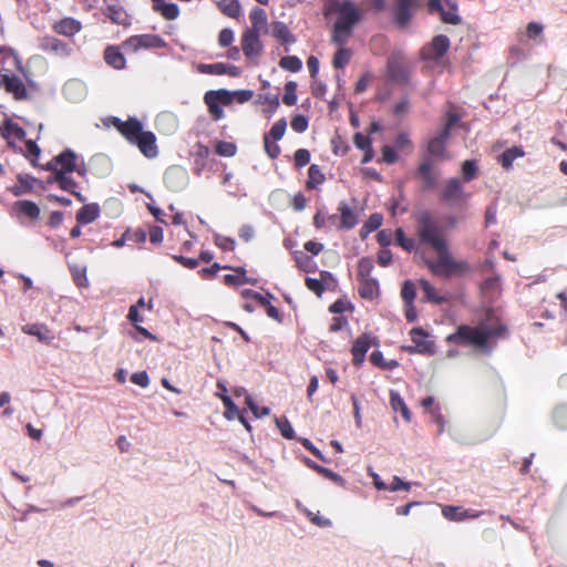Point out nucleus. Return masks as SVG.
Returning a JSON list of instances; mask_svg holds the SVG:
<instances>
[{"label": "nucleus", "mask_w": 567, "mask_h": 567, "mask_svg": "<svg viewBox=\"0 0 567 567\" xmlns=\"http://www.w3.org/2000/svg\"><path fill=\"white\" fill-rule=\"evenodd\" d=\"M417 235L422 243L431 246L437 254L434 260H426L433 275L447 278L462 277L471 272V266L466 260L450 252L442 230L426 213L419 216Z\"/></svg>", "instance_id": "1"}, {"label": "nucleus", "mask_w": 567, "mask_h": 567, "mask_svg": "<svg viewBox=\"0 0 567 567\" xmlns=\"http://www.w3.org/2000/svg\"><path fill=\"white\" fill-rule=\"evenodd\" d=\"M505 329L501 324L494 323L493 319H488L487 322L480 327H460L456 333L446 337V341L449 343L473 346L483 352H489V343L495 338L501 337Z\"/></svg>", "instance_id": "2"}, {"label": "nucleus", "mask_w": 567, "mask_h": 567, "mask_svg": "<svg viewBox=\"0 0 567 567\" xmlns=\"http://www.w3.org/2000/svg\"><path fill=\"white\" fill-rule=\"evenodd\" d=\"M113 124L131 143L136 144L146 157L153 158L157 155L155 135L152 132L143 131L141 122L135 118L122 122L114 117Z\"/></svg>", "instance_id": "3"}, {"label": "nucleus", "mask_w": 567, "mask_h": 567, "mask_svg": "<svg viewBox=\"0 0 567 567\" xmlns=\"http://www.w3.org/2000/svg\"><path fill=\"white\" fill-rule=\"evenodd\" d=\"M254 96V92L250 90H237L229 91L226 89L207 91L204 95V101L208 106L210 115L215 120H221L225 113L221 106H229L234 102L244 104L250 101Z\"/></svg>", "instance_id": "4"}, {"label": "nucleus", "mask_w": 567, "mask_h": 567, "mask_svg": "<svg viewBox=\"0 0 567 567\" xmlns=\"http://www.w3.org/2000/svg\"><path fill=\"white\" fill-rule=\"evenodd\" d=\"M334 12L337 21L334 23L332 41L338 44H344L351 35L353 27L360 20V12L350 0H342L336 3Z\"/></svg>", "instance_id": "5"}, {"label": "nucleus", "mask_w": 567, "mask_h": 567, "mask_svg": "<svg viewBox=\"0 0 567 567\" xmlns=\"http://www.w3.org/2000/svg\"><path fill=\"white\" fill-rule=\"evenodd\" d=\"M52 169L56 175L60 186L65 190H72L75 185L69 177V174L76 172L82 175L83 161L72 151H65L55 157L52 163Z\"/></svg>", "instance_id": "6"}, {"label": "nucleus", "mask_w": 567, "mask_h": 567, "mask_svg": "<svg viewBox=\"0 0 567 567\" xmlns=\"http://www.w3.org/2000/svg\"><path fill=\"white\" fill-rule=\"evenodd\" d=\"M458 121L455 113H449L446 123L443 130L427 143V158L430 161L443 162L451 158L446 151V142L450 138V131L452 126Z\"/></svg>", "instance_id": "7"}, {"label": "nucleus", "mask_w": 567, "mask_h": 567, "mask_svg": "<svg viewBox=\"0 0 567 567\" xmlns=\"http://www.w3.org/2000/svg\"><path fill=\"white\" fill-rule=\"evenodd\" d=\"M164 47L165 42L158 35L155 34L133 35L123 43V48L126 51L131 52H137L142 49H156Z\"/></svg>", "instance_id": "8"}, {"label": "nucleus", "mask_w": 567, "mask_h": 567, "mask_svg": "<svg viewBox=\"0 0 567 567\" xmlns=\"http://www.w3.org/2000/svg\"><path fill=\"white\" fill-rule=\"evenodd\" d=\"M450 48V41L445 35H437L433 39L432 43L424 48L422 56L425 61L433 64H439L447 49Z\"/></svg>", "instance_id": "9"}, {"label": "nucleus", "mask_w": 567, "mask_h": 567, "mask_svg": "<svg viewBox=\"0 0 567 567\" xmlns=\"http://www.w3.org/2000/svg\"><path fill=\"white\" fill-rule=\"evenodd\" d=\"M0 134L11 147H16L25 136L24 130L10 118H7L0 126Z\"/></svg>", "instance_id": "10"}, {"label": "nucleus", "mask_w": 567, "mask_h": 567, "mask_svg": "<svg viewBox=\"0 0 567 567\" xmlns=\"http://www.w3.org/2000/svg\"><path fill=\"white\" fill-rule=\"evenodd\" d=\"M414 347H409L410 352L433 354V342L429 339L430 336L421 328H414L410 332Z\"/></svg>", "instance_id": "11"}, {"label": "nucleus", "mask_w": 567, "mask_h": 567, "mask_svg": "<svg viewBox=\"0 0 567 567\" xmlns=\"http://www.w3.org/2000/svg\"><path fill=\"white\" fill-rule=\"evenodd\" d=\"M430 12H439L445 23L458 24L461 18L457 13V4L454 0H441L437 7L429 9Z\"/></svg>", "instance_id": "12"}, {"label": "nucleus", "mask_w": 567, "mask_h": 567, "mask_svg": "<svg viewBox=\"0 0 567 567\" xmlns=\"http://www.w3.org/2000/svg\"><path fill=\"white\" fill-rule=\"evenodd\" d=\"M467 195L464 190L462 183L457 178H450L445 182L442 189V198L447 202H455L461 199H467Z\"/></svg>", "instance_id": "13"}, {"label": "nucleus", "mask_w": 567, "mask_h": 567, "mask_svg": "<svg viewBox=\"0 0 567 567\" xmlns=\"http://www.w3.org/2000/svg\"><path fill=\"white\" fill-rule=\"evenodd\" d=\"M373 344H375V338L371 334L359 337L352 347L353 363L360 365L364 361L365 353Z\"/></svg>", "instance_id": "14"}, {"label": "nucleus", "mask_w": 567, "mask_h": 567, "mask_svg": "<svg viewBox=\"0 0 567 567\" xmlns=\"http://www.w3.org/2000/svg\"><path fill=\"white\" fill-rule=\"evenodd\" d=\"M0 85H2L6 91L12 93L17 100L27 99L28 96L23 82L17 76L3 74L0 79Z\"/></svg>", "instance_id": "15"}, {"label": "nucleus", "mask_w": 567, "mask_h": 567, "mask_svg": "<svg viewBox=\"0 0 567 567\" xmlns=\"http://www.w3.org/2000/svg\"><path fill=\"white\" fill-rule=\"evenodd\" d=\"M261 33L247 30L243 35V51L247 58L259 55L262 45L259 40Z\"/></svg>", "instance_id": "16"}, {"label": "nucleus", "mask_w": 567, "mask_h": 567, "mask_svg": "<svg viewBox=\"0 0 567 567\" xmlns=\"http://www.w3.org/2000/svg\"><path fill=\"white\" fill-rule=\"evenodd\" d=\"M187 173L181 167H171L165 173L166 185L174 189H181L186 185Z\"/></svg>", "instance_id": "17"}, {"label": "nucleus", "mask_w": 567, "mask_h": 567, "mask_svg": "<svg viewBox=\"0 0 567 567\" xmlns=\"http://www.w3.org/2000/svg\"><path fill=\"white\" fill-rule=\"evenodd\" d=\"M53 29L56 33L64 37H72L79 33L82 29V24L79 20L73 18H64L53 24Z\"/></svg>", "instance_id": "18"}, {"label": "nucleus", "mask_w": 567, "mask_h": 567, "mask_svg": "<svg viewBox=\"0 0 567 567\" xmlns=\"http://www.w3.org/2000/svg\"><path fill=\"white\" fill-rule=\"evenodd\" d=\"M443 516L453 522H462L465 519H472L478 517V512L470 511V509H463L461 507H454V506H445L442 509Z\"/></svg>", "instance_id": "19"}, {"label": "nucleus", "mask_w": 567, "mask_h": 567, "mask_svg": "<svg viewBox=\"0 0 567 567\" xmlns=\"http://www.w3.org/2000/svg\"><path fill=\"white\" fill-rule=\"evenodd\" d=\"M22 331L37 337L39 341L44 343H50L54 339L52 331L47 326L40 323L27 324L22 328Z\"/></svg>", "instance_id": "20"}, {"label": "nucleus", "mask_w": 567, "mask_h": 567, "mask_svg": "<svg viewBox=\"0 0 567 567\" xmlns=\"http://www.w3.org/2000/svg\"><path fill=\"white\" fill-rule=\"evenodd\" d=\"M63 92L65 97L71 102H79L84 99L86 87L81 81L72 80L64 85Z\"/></svg>", "instance_id": "21"}, {"label": "nucleus", "mask_w": 567, "mask_h": 567, "mask_svg": "<svg viewBox=\"0 0 567 567\" xmlns=\"http://www.w3.org/2000/svg\"><path fill=\"white\" fill-rule=\"evenodd\" d=\"M389 76L395 81H404L408 75V70L404 61L400 56H393L388 65Z\"/></svg>", "instance_id": "22"}, {"label": "nucleus", "mask_w": 567, "mask_h": 567, "mask_svg": "<svg viewBox=\"0 0 567 567\" xmlns=\"http://www.w3.org/2000/svg\"><path fill=\"white\" fill-rule=\"evenodd\" d=\"M249 18L251 21V29H249V31H255L258 33L267 32V16L264 9L255 8L251 10Z\"/></svg>", "instance_id": "23"}, {"label": "nucleus", "mask_w": 567, "mask_h": 567, "mask_svg": "<svg viewBox=\"0 0 567 567\" xmlns=\"http://www.w3.org/2000/svg\"><path fill=\"white\" fill-rule=\"evenodd\" d=\"M417 174L426 188H433L435 186L437 175L433 172L432 161L425 159L420 165Z\"/></svg>", "instance_id": "24"}, {"label": "nucleus", "mask_w": 567, "mask_h": 567, "mask_svg": "<svg viewBox=\"0 0 567 567\" xmlns=\"http://www.w3.org/2000/svg\"><path fill=\"white\" fill-rule=\"evenodd\" d=\"M320 279L307 278L306 286L309 290L313 291L317 296H321L324 291L326 287L330 286L331 275L329 272L322 271L320 274Z\"/></svg>", "instance_id": "25"}, {"label": "nucleus", "mask_w": 567, "mask_h": 567, "mask_svg": "<svg viewBox=\"0 0 567 567\" xmlns=\"http://www.w3.org/2000/svg\"><path fill=\"white\" fill-rule=\"evenodd\" d=\"M100 216V207L96 204L84 205L76 214V220L86 225L93 223Z\"/></svg>", "instance_id": "26"}, {"label": "nucleus", "mask_w": 567, "mask_h": 567, "mask_svg": "<svg viewBox=\"0 0 567 567\" xmlns=\"http://www.w3.org/2000/svg\"><path fill=\"white\" fill-rule=\"evenodd\" d=\"M44 49L54 52L59 56H69L72 53V49L63 41L55 38H48L44 41Z\"/></svg>", "instance_id": "27"}, {"label": "nucleus", "mask_w": 567, "mask_h": 567, "mask_svg": "<svg viewBox=\"0 0 567 567\" xmlns=\"http://www.w3.org/2000/svg\"><path fill=\"white\" fill-rule=\"evenodd\" d=\"M225 284L229 286H241L244 284H256V279L248 278L246 270L241 267L236 268L234 274H228L224 277Z\"/></svg>", "instance_id": "28"}, {"label": "nucleus", "mask_w": 567, "mask_h": 567, "mask_svg": "<svg viewBox=\"0 0 567 567\" xmlns=\"http://www.w3.org/2000/svg\"><path fill=\"white\" fill-rule=\"evenodd\" d=\"M104 56L106 63L116 70L124 69L126 64L124 55L114 47H109L105 50Z\"/></svg>", "instance_id": "29"}, {"label": "nucleus", "mask_w": 567, "mask_h": 567, "mask_svg": "<svg viewBox=\"0 0 567 567\" xmlns=\"http://www.w3.org/2000/svg\"><path fill=\"white\" fill-rule=\"evenodd\" d=\"M361 297L365 299H374L379 295V285L378 281L373 278H363L361 279L360 288H359Z\"/></svg>", "instance_id": "30"}, {"label": "nucleus", "mask_w": 567, "mask_h": 567, "mask_svg": "<svg viewBox=\"0 0 567 567\" xmlns=\"http://www.w3.org/2000/svg\"><path fill=\"white\" fill-rule=\"evenodd\" d=\"M17 212L25 215L29 219L35 220L40 216V208L37 204L29 200H20L14 204Z\"/></svg>", "instance_id": "31"}, {"label": "nucleus", "mask_w": 567, "mask_h": 567, "mask_svg": "<svg viewBox=\"0 0 567 567\" xmlns=\"http://www.w3.org/2000/svg\"><path fill=\"white\" fill-rule=\"evenodd\" d=\"M525 155L522 147L514 146L508 150H506L501 156H499V163L504 168L512 167L515 159L520 158Z\"/></svg>", "instance_id": "32"}, {"label": "nucleus", "mask_w": 567, "mask_h": 567, "mask_svg": "<svg viewBox=\"0 0 567 567\" xmlns=\"http://www.w3.org/2000/svg\"><path fill=\"white\" fill-rule=\"evenodd\" d=\"M106 16L116 24L128 25L130 20L127 13L121 7L109 6L106 9Z\"/></svg>", "instance_id": "33"}, {"label": "nucleus", "mask_w": 567, "mask_h": 567, "mask_svg": "<svg viewBox=\"0 0 567 567\" xmlns=\"http://www.w3.org/2000/svg\"><path fill=\"white\" fill-rule=\"evenodd\" d=\"M217 6L224 14L230 18H237L241 12L238 0H220Z\"/></svg>", "instance_id": "34"}, {"label": "nucleus", "mask_w": 567, "mask_h": 567, "mask_svg": "<svg viewBox=\"0 0 567 567\" xmlns=\"http://www.w3.org/2000/svg\"><path fill=\"white\" fill-rule=\"evenodd\" d=\"M0 62H2L7 66L8 70H10L12 68L22 70L21 61L18 58V55L16 54V52H13L12 50L0 49Z\"/></svg>", "instance_id": "35"}, {"label": "nucleus", "mask_w": 567, "mask_h": 567, "mask_svg": "<svg viewBox=\"0 0 567 567\" xmlns=\"http://www.w3.org/2000/svg\"><path fill=\"white\" fill-rule=\"evenodd\" d=\"M390 403H391V408L395 412H400L405 421L409 422L411 420L410 410L408 409V406L405 405L403 399L400 396L399 393H396L394 391L391 392Z\"/></svg>", "instance_id": "36"}, {"label": "nucleus", "mask_w": 567, "mask_h": 567, "mask_svg": "<svg viewBox=\"0 0 567 567\" xmlns=\"http://www.w3.org/2000/svg\"><path fill=\"white\" fill-rule=\"evenodd\" d=\"M341 213V226L347 229H351L357 225V214L346 204H341L339 207Z\"/></svg>", "instance_id": "37"}, {"label": "nucleus", "mask_w": 567, "mask_h": 567, "mask_svg": "<svg viewBox=\"0 0 567 567\" xmlns=\"http://www.w3.org/2000/svg\"><path fill=\"white\" fill-rule=\"evenodd\" d=\"M216 395L221 400V402L225 406V412H224L225 419H227L228 421H233L241 414V412L238 410L236 404L233 402V400L228 395H226V394H216Z\"/></svg>", "instance_id": "38"}, {"label": "nucleus", "mask_w": 567, "mask_h": 567, "mask_svg": "<svg viewBox=\"0 0 567 567\" xmlns=\"http://www.w3.org/2000/svg\"><path fill=\"white\" fill-rule=\"evenodd\" d=\"M86 266L85 265H72L71 266V272L73 276V279L76 284V286L86 288L89 287L90 282L86 276Z\"/></svg>", "instance_id": "39"}, {"label": "nucleus", "mask_w": 567, "mask_h": 567, "mask_svg": "<svg viewBox=\"0 0 567 567\" xmlns=\"http://www.w3.org/2000/svg\"><path fill=\"white\" fill-rule=\"evenodd\" d=\"M420 287L424 293V298L427 301L435 302V303L443 302L444 298L437 293L435 288L427 280H424V279L420 280Z\"/></svg>", "instance_id": "40"}, {"label": "nucleus", "mask_w": 567, "mask_h": 567, "mask_svg": "<svg viewBox=\"0 0 567 567\" xmlns=\"http://www.w3.org/2000/svg\"><path fill=\"white\" fill-rule=\"evenodd\" d=\"M416 8L417 7H398L396 23L400 28H405L410 23Z\"/></svg>", "instance_id": "41"}, {"label": "nucleus", "mask_w": 567, "mask_h": 567, "mask_svg": "<svg viewBox=\"0 0 567 567\" xmlns=\"http://www.w3.org/2000/svg\"><path fill=\"white\" fill-rule=\"evenodd\" d=\"M544 27L538 22H529L525 30V37L536 43L543 40Z\"/></svg>", "instance_id": "42"}, {"label": "nucleus", "mask_w": 567, "mask_h": 567, "mask_svg": "<svg viewBox=\"0 0 567 567\" xmlns=\"http://www.w3.org/2000/svg\"><path fill=\"white\" fill-rule=\"evenodd\" d=\"M35 179L30 176L20 175L18 178V184L12 188V192L16 196H20L33 188V184Z\"/></svg>", "instance_id": "43"}, {"label": "nucleus", "mask_w": 567, "mask_h": 567, "mask_svg": "<svg viewBox=\"0 0 567 567\" xmlns=\"http://www.w3.org/2000/svg\"><path fill=\"white\" fill-rule=\"evenodd\" d=\"M272 34H274V37H276L277 39L281 40L285 43H290V42L295 41V39L290 34L287 25L282 22H275L272 24Z\"/></svg>", "instance_id": "44"}, {"label": "nucleus", "mask_w": 567, "mask_h": 567, "mask_svg": "<svg viewBox=\"0 0 567 567\" xmlns=\"http://www.w3.org/2000/svg\"><path fill=\"white\" fill-rule=\"evenodd\" d=\"M478 172V166L476 161L467 159L462 164V176L465 182H470L476 177Z\"/></svg>", "instance_id": "45"}, {"label": "nucleus", "mask_w": 567, "mask_h": 567, "mask_svg": "<svg viewBox=\"0 0 567 567\" xmlns=\"http://www.w3.org/2000/svg\"><path fill=\"white\" fill-rule=\"evenodd\" d=\"M156 8L158 11H161L162 16L168 20H174L179 14V8L175 3L156 4Z\"/></svg>", "instance_id": "46"}, {"label": "nucleus", "mask_w": 567, "mask_h": 567, "mask_svg": "<svg viewBox=\"0 0 567 567\" xmlns=\"http://www.w3.org/2000/svg\"><path fill=\"white\" fill-rule=\"evenodd\" d=\"M196 69L199 73L205 74H225L227 65L224 63L198 64Z\"/></svg>", "instance_id": "47"}, {"label": "nucleus", "mask_w": 567, "mask_h": 567, "mask_svg": "<svg viewBox=\"0 0 567 567\" xmlns=\"http://www.w3.org/2000/svg\"><path fill=\"white\" fill-rule=\"evenodd\" d=\"M395 241L400 247H402L406 251H412L415 248L414 239L408 238L401 228H398L395 230Z\"/></svg>", "instance_id": "48"}, {"label": "nucleus", "mask_w": 567, "mask_h": 567, "mask_svg": "<svg viewBox=\"0 0 567 567\" xmlns=\"http://www.w3.org/2000/svg\"><path fill=\"white\" fill-rule=\"evenodd\" d=\"M280 66L287 71H290V72H297L301 69L302 66V62L299 58L297 56H292V55H289V56H285L280 60Z\"/></svg>", "instance_id": "49"}, {"label": "nucleus", "mask_w": 567, "mask_h": 567, "mask_svg": "<svg viewBox=\"0 0 567 567\" xmlns=\"http://www.w3.org/2000/svg\"><path fill=\"white\" fill-rule=\"evenodd\" d=\"M297 83L296 82H287L285 85V95H284V103L286 105H295L297 103Z\"/></svg>", "instance_id": "50"}, {"label": "nucleus", "mask_w": 567, "mask_h": 567, "mask_svg": "<svg viewBox=\"0 0 567 567\" xmlns=\"http://www.w3.org/2000/svg\"><path fill=\"white\" fill-rule=\"evenodd\" d=\"M306 516L310 519V522L319 527H330L331 520L322 515L319 512L313 513L307 508L303 509Z\"/></svg>", "instance_id": "51"}, {"label": "nucleus", "mask_w": 567, "mask_h": 567, "mask_svg": "<svg viewBox=\"0 0 567 567\" xmlns=\"http://www.w3.org/2000/svg\"><path fill=\"white\" fill-rule=\"evenodd\" d=\"M351 59V51L344 48H340L334 55L333 66L336 69H341L346 66Z\"/></svg>", "instance_id": "52"}, {"label": "nucleus", "mask_w": 567, "mask_h": 567, "mask_svg": "<svg viewBox=\"0 0 567 567\" xmlns=\"http://www.w3.org/2000/svg\"><path fill=\"white\" fill-rule=\"evenodd\" d=\"M237 147L230 142H218L216 144V153L220 156L231 157L236 154Z\"/></svg>", "instance_id": "53"}, {"label": "nucleus", "mask_w": 567, "mask_h": 567, "mask_svg": "<svg viewBox=\"0 0 567 567\" xmlns=\"http://www.w3.org/2000/svg\"><path fill=\"white\" fill-rule=\"evenodd\" d=\"M382 216L380 214H373L370 216V218L367 220V223L362 227V234L367 235L369 233L374 231L382 225Z\"/></svg>", "instance_id": "54"}, {"label": "nucleus", "mask_w": 567, "mask_h": 567, "mask_svg": "<svg viewBox=\"0 0 567 567\" xmlns=\"http://www.w3.org/2000/svg\"><path fill=\"white\" fill-rule=\"evenodd\" d=\"M286 128H287L286 120L281 118L272 125L268 136L274 138L275 141H279L284 137V135L286 133Z\"/></svg>", "instance_id": "55"}, {"label": "nucleus", "mask_w": 567, "mask_h": 567, "mask_svg": "<svg viewBox=\"0 0 567 567\" xmlns=\"http://www.w3.org/2000/svg\"><path fill=\"white\" fill-rule=\"evenodd\" d=\"M276 424L284 437H286V439L295 437V431H293L290 422L287 419H285V417L276 419Z\"/></svg>", "instance_id": "56"}, {"label": "nucleus", "mask_w": 567, "mask_h": 567, "mask_svg": "<svg viewBox=\"0 0 567 567\" xmlns=\"http://www.w3.org/2000/svg\"><path fill=\"white\" fill-rule=\"evenodd\" d=\"M324 177L321 171L318 166L311 165L309 167V181L308 186L309 187H316L317 185L321 184L323 182Z\"/></svg>", "instance_id": "57"}, {"label": "nucleus", "mask_w": 567, "mask_h": 567, "mask_svg": "<svg viewBox=\"0 0 567 567\" xmlns=\"http://www.w3.org/2000/svg\"><path fill=\"white\" fill-rule=\"evenodd\" d=\"M315 471L317 473H319L320 475L324 476L326 478L331 480L339 485H344L343 478L339 474L332 472L331 470H329L327 467L315 466Z\"/></svg>", "instance_id": "58"}, {"label": "nucleus", "mask_w": 567, "mask_h": 567, "mask_svg": "<svg viewBox=\"0 0 567 567\" xmlns=\"http://www.w3.org/2000/svg\"><path fill=\"white\" fill-rule=\"evenodd\" d=\"M402 298L406 302V305H410L413 302L415 298V287L411 281H406L403 285L402 288Z\"/></svg>", "instance_id": "59"}, {"label": "nucleus", "mask_w": 567, "mask_h": 567, "mask_svg": "<svg viewBox=\"0 0 567 567\" xmlns=\"http://www.w3.org/2000/svg\"><path fill=\"white\" fill-rule=\"evenodd\" d=\"M131 381L143 389L150 385V378L145 371L133 373L131 375Z\"/></svg>", "instance_id": "60"}, {"label": "nucleus", "mask_w": 567, "mask_h": 567, "mask_svg": "<svg viewBox=\"0 0 567 567\" xmlns=\"http://www.w3.org/2000/svg\"><path fill=\"white\" fill-rule=\"evenodd\" d=\"M260 100L264 104L267 105L270 113H274L277 111V109L279 106V99L277 95H274V94L260 95Z\"/></svg>", "instance_id": "61"}, {"label": "nucleus", "mask_w": 567, "mask_h": 567, "mask_svg": "<svg viewBox=\"0 0 567 567\" xmlns=\"http://www.w3.org/2000/svg\"><path fill=\"white\" fill-rule=\"evenodd\" d=\"M291 127L297 133H302L308 128V120L303 115H296L291 121Z\"/></svg>", "instance_id": "62"}, {"label": "nucleus", "mask_w": 567, "mask_h": 567, "mask_svg": "<svg viewBox=\"0 0 567 567\" xmlns=\"http://www.w3.org/2000/svg\"><path fill=\"white\" fill-rule=\"evenodd\" d=\"M554 420L559 427H567V406L558 408L554 413Z\"/></svg>", "instance_id": "63"}, {"label": "nucleus", "mask_w": 567, "mask_h": 567, "mask_svg": "<svg viewBox=\"0 0 567 567\" xmlns=\"http://www.w3.org/2000/svg\"><path fill=\"white\" fill-rule=\"evenodd\" d=\"M395 147L401 151H411L412 142L406 133H401L395 140Z\"/></svg>", "instance_id": "64"}]
</instances>
